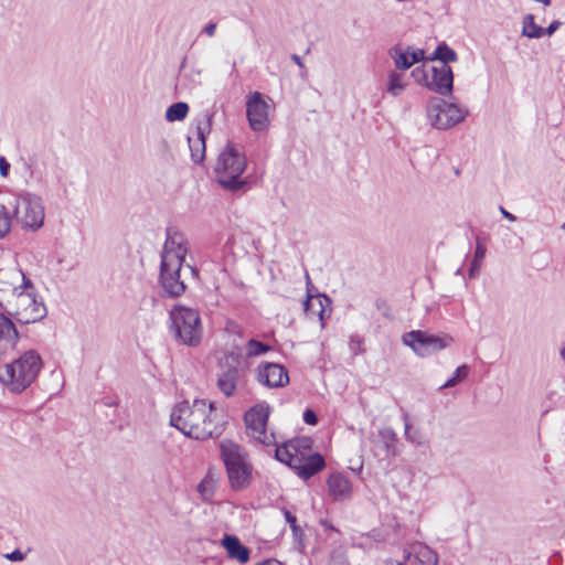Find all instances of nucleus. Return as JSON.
I'll return each instance as SVG.
<instances>
[{
    "label": "nucleus",
    "mask_w": 565,
    "mask_h": 565,
    "mask_svg": "<svg viewBox=\"0 0 565 565\" xmlns=\"http://www.w3.org/2000/svg\"><path fill=\"white\" fill-rule=\"evenodd\" d=\"M323 313H324V310H323V309H321V310L319 311L320 320H323Z\"/></svg>",
    "instance_id": "obj_54"
},
{
    "label": "nucleus",
    "mask_w": 565,
    "mask_h": 565,
    "mask_svg": "<svg viewBox=\"0 0 565 565\" xmlns=\"http://www.w3.org/2000/svg\"><path fill=\"white\" fill-rule=\"evenodd\" d=\"M3 310L24 324L35 323L47 313L44 302L34 294L32 282L31 287H23Z\"/></svg>",
    "instance_id": "obj_7"
},
{
    "label": "nucleus",
    "mask_w": 565,
    "mask_h": 565,
    "mask_svg": "<svg viewBox=\"0 0 565 565\" xmlns=\"http://www.w3.org/2000/svg\"><path fill=\"white\" fill-rule=\"evenodd\" d=\"M23 287H31V280L21 270L0 269V308L4 309Z\"/></svg>",
    "instance_id": "obj_13"
},
{
    "label": "nucleus",
    "mask_w": 565,
    "mask_h": 565,
    "mask_svg": "<svg viewBox=\"0 0 565 565\" xmlns=\"http://www.w3.org/2000/svg\"><path fill=\"white\" fill-rule=\"evenodd\" d=\"M303 422L308 425H316L318 423L317 414L312 409H306L303 413Z\"/></svg>",
    "instance_id": "obj_39"
},
{
    "label": "nucleus",
    "mask_w": 565,
    "mask_h": 565,
    "mask_svg": "<svg viewBox=\"0 0 565 565\" xmlns=\"http://www.w3.org/2000/svg\"><path fill=\"white\" fill-rule=\"evenodd\" d=\"M220 451L231 488L235 491L247 488L253 471V466L248 461V454L238 444L230 439L220 443Z\"/></svg>",
    "instance_id": "obj_4"
},
{
    "label": "nucleus",
    "mask_w": 565,
    "mask_h": 565,
    "mask_svg": "<svg viewBox=\"0 0 565 565\" xmlns=\"http://www.w3.org/2000/svg\"><path fill=\"white\" fill-rule=\"evenodd\" d=\"M189 147L192 160L196 163L201 162L205 156V139L203 132L199 129L196 137H189Z\"/></svg>",
    "instance_id": "obj_27"
},
{
    "label": "nucleus",
    "mask_w": 565,
    "mask_h": 565,
    "mask_svg": "<svg viewBox=\"0 0 565 565\" xmlns=\"http://www.w3.org/2000/svg\"><path fill=\"white\" fill-rule=\"evenodd\" d=\"M284 516L289 523L290 527L297 524V518L289 510L284 509Z\"/></svg>",
    "instance_id": "obj_44"
},
{
    "label": "nucleus",
    "mask_w": 565,
    "mask_h": 565,
    "mask_svg": "<svg viewBox=\"0 0 565 565\" xmlns=\"http://www.w3.org/2000/svg\"><path fill=\"white\" fill-rule=\"evenodd\" d=\"M306 278L308 280V282L310 281V277H309V274L306 271Z\"/></svg>",
    "instance_id": "obj_55"
},
{
    "label": "nucleus",
    "mask_w": 565,
    "mask_h": 565,
    "mask_svg": "<svg viewBox=\"0 0 565 565\" xmlns=\"http://www.w3.org/2000/svg\"><path fill=\"white\" fill-rule=\"evenodd\" d=\"M246 116L254 131H263L269 126V105L260 93L255 92L248 97Z\"/></svg>",
    "instance_id": "obj_15"
},
{
    "label": "nucleus",
    "mask_w": 565,
    "mask_h": 565,
    "mask_svg": "<svg viewBox=\"0 0 565 565\" xmlns=\"http://www.w3.org/2000/svg\"><path fill=\"white\" fill-rule=\"evenodd\" d=\"M562 230H564V231H565V222H564V223H563V225H562Z\"/></svg>",
    "instance_id": "obj_56"
},
{
    "label": "nucleus",
    "mask_w": 565,
    "mask_h": 565,
    "mask_svg": "<svg viewBox=\"0 0 565 565\" xmlns=\"http://www.w3.org/2000/svg\"><path fill=\"white\" fill-rule=\"evenodd\" d=\"M202 70L192 67L189 73L184 74L183 78L190 84L191 87L201 84Z\"/></svg>",
    "instance_id": "obj_36"
},
{
    "label": "nucleus",
    "mask_w": 565,
    "mask_h": 565,
    "mask_svg": "<svg viewBox=\"0 0 565 565\" xmlns=\"http://www.w3.org/2000/svg\"><path fill=\"white\" fill-rule=\"evenodd\" d=\"M10 170V163L6 160V158L0 157V174L6 177L8 175Z\"/></svg>",
    "instance_id": "obj_43"
},
{
    "label": "nucleus",
    "mask_w": 565,
    "mask_h": 565,
    "mask_svg": "<svg viewBox=\"0 0 565 565\" xmlns=\"http://www.w3.org/2000/svg\"><path fill=\"white\" fill-rule=\"evenodd\" d=\"M7 209L14 221L24 230L36 231L44 223V206L40 196L30 192L4 193Z\"/></svg>",
    "instance_id": "obj_3"
},
{
    "label": "nucleus",
    "mask_w": 565,
    "mask_h": 565,
    "mask_svg": "<svg viewBox=\"0 0 565 565\" xmlns=\"http://www.w3.org/2000/svg\"><path fill=\"white\" fill-rule=\"evenodd\" d=\"M189 113L186 103L178 102L168 107L166 111V119L170 122L183 120Z\"/></svg>",
    "instance_id": "obj_30"
},
{
    "label": "nucleus",
    "mask_w": 565,
    "mask_h": 565,
    "mask_svg": "<svg viewBox=\"0 0 565 565\" xmlns=\"http://www.w3.org/2000/svg\"><path fill=\"white\" fill-rule=\"evenodd\" d=\"M185 64H186V57H183L182 62H181V68H184L185 67Z\"/></svg>",
    "instance_id": "obj_52"
},
{
    "label": "nucleus",
    "mask_w": 565,
    "mask_h": 565,
    "mask_svg": "<svg viewBox=\"0 0 565 565\" xmlns=\"http://www.w3.org/2000/svg\"><path fill=\"white\" fill-rule=\"evenodd\" d=\"M221 544L226 550L230 558L236 559L243 564L249 561L250 552L241 543L237 536L226 534L222 539Z\"/></svg>",
    "instance_id": "obj_21"
},
{
    "label": "nucleus",
    "mask_w": 565,
    "mask_h": 565,
    "mask_svg": "<svg viewBox=\"0 0 565 565\" xmlns=\"http://www.w3.org/2000/svg\"><path fill=\"white\" fill-rule=\"evenodd\" d=\"M468 373H469L468 365L462 364V365L458 366L456 369L454 375L440 386V390L456 386L459 382L463 381L468 376Z\"/></svg>",
    "instance_id": "obj_34"
},
{
    "label": "nucleus",
    "mask_w": 565,
    "mask_h": 565,
    "mask_svg": "<svg viewBox=\"0 0 565 565\" xmlns=\"http://www.w3.org/2000/svg\"><path fill=\"white\" fill-rule=\"evenodd\" d=\"M522 34L530 39H539L544 35V29L534 22L532 14H526L523 19Z\"/></svg>",
    "instance_id": "obj_31"
},
{
    "label": "nucleus",
    "mask_w": 565,
    "mask_h": 565,
    "mask_svg": "<svg viewBox=\"0 0 565 565\" xmlns=\"http://www.w3.org/2000/svg\"><path fill=\"white\" fill-rule=\"evenodd\" d=\"M402 340L419 356H428L439 352L454 342V338L449 334L435 335L422 330L406 332Z\"/></svg>",
    "instance_id": "obj_11"
},
{
    "label": "nucleus",
    "mask_w": 565,
    "mask_h": 565,
    "mask_svg": "<svg viewBox=\"0 0 565 565\" xmlns=\"http://www.w3.org/2000/svg\"><path fill=\"white\" fill-rule=\"evenodd\" d=\"M237 359L234 355L225 358V364L221 365V373L217 377L218 390L227 397L232 396L237 386L238 381Z\"/></svg>",
    "instance_id": "obj_18"
},
{
    "label": "nucleus",
    "mask_w": 565,
    "mask_h": 565,
    "mask_svg": "<svg viewBox=\"0 0 565 565\" xmlns=\"http://www.w3.org/2000/svg\"><path fill=\"white\" fill-rule=\"evenodd\" d=\"M257 380L268 387H281L289 382V376L281 364L264 362L257 367Z\"/></svg>",
    "instance_id": "obj_17"
},
{
    "label": "nucleus",
    "mask_w": 565,
    "mask_h": 565,
    "mask_svg": "<svg viewBox=\"0 0 565 565\" xmlns=\"http://www.w3.org/2000/svg\"><path fill=\"white\" fill-rule=\"evenodd\" d=\"M171 426L185 436L205 440L217 438L224 431V422L220 418L215 404L205 399H195L193 404L182 402L170 415Z\"/></svg>",
    "instance_id": "obj_1"
},
{
    "label": "nucleus",
    "mask_w": 565,
    "mask_h": 565,
    "mask_svg": "<svg viewBox=\"0 0 565 565\" xmlns=\"http://www.w3.org/2000/svg\"><path fill=\"white\" fill-rule=\"evenodd\" d=\"M500 212H501V214H502L507 220H509V221H511V222H514V221L516 220V217H515L512 213L508 212V211H507L504 207H502V206H500Z\"/></svg>",
    "instance_id": "obj_47"
},
{
    "label": "nucleus",
    "mask_w": 565,
    "mask_h": 565,
    "mask_svg": "<svg viewBox=\"0 0 565 565\" xmlns=\"http://www.w3.org/2000/svg\"><path fill=\"white\" fill-rule=\"evenodd\" d=\"M390 55L394 61L395 67L397 70L405 71L413 66L411 63L409 46H407L405 50L401 46H394L391 49Z\"/></svg>",
    "instance_id": "obj_26"
},
{
    "label": "nucleus",
    "mask_w": 565,
    "mask_h": 565,
    "mask_svg": "<svg viewBox=\"0 0 565 565\" xmlns=\"http://www.w3.org/2000/svg\"><path fill=\"white\" fill-rule=\"evenodd\" d=\"M412 76L414 77L415 82L418 84L425 85L427 87V82H429V76L427 72L424 70V67L418 66L415 67L412 71Z\"/></svg>",
    "instance_id": "obj_37"
},
{
    "label": "nucleus",
    "mask_w": 565,
    "mask_h": 565,
    "mask_svg": "<svg viewBox=\"0 0 565 565\" xmlns=\"http://www.w3.org/2000/svg\"><path fill=\"white\" fill-rule=\"evenodd\" d=\"M259 565H282V563L277 559H266Z\"/></svg>",
    "instance_id": "obj_50"
},
{
    "label": "nucleus",
    "mask_w": 565,
    "mask_h": 565,
    "mask_svg": "<svg viewBox=\"0 0 565 565\" xmlns=\"http://www.w3.org/2000/svg\"><path fill=\"white\" fill-rule=\"evenodd\" d=\"M19 333L12 320L4 315H0V343L13 347L18 340Z\"/></svg>",
    "instance_id": "obj_24"
},
{
    "label": "nucleus",
    "mask_w": 565,
    "mask_h": 565,
    "mask_svg": "<svg viewBox=\"0 0 565 565\" xmlns=\"http://www.w3.org/2000/svg\"><path fill=\"white\" fill-rule=\"evenodd\" d=\"M171 331L181 343L195 347L202 339V323L198 310L184 306H175L170 311Z\"/></svg>",
    "instance_id": "obj_6"
},
{
    "label": "nucleus",
    "mask_w": 565,
    "mask_h": 565,
    "mask_svg": "<svg viewBox=\"0 0 565 565\" xmlns=\"http://www.w3.org/2000/svg\"><path fill=\"white\" fill-rule=\"evenodd\" d=\"M426 113L430 125L439 130L449 129L468 116V109L437 97L427 102Z\"/></svg>",
    "instance_id": "obj_10"
},
{
    "label": "nucleus",
    "mask_w": 565,
    "mask_h": 565,
    "mask_svg": "<svg viewBox=\"0 0 565 565\" xmlns=\"http://www.w3.org/2000/svg\"><path fill=\"white\" fill-rule=\"evenodd\" d=\"M407 83L403 74L397 73L396 71H392L388 74L387 87L386 90L392 96H398L403 93Z\"/></svg>",
    "instance_id": "obj_28"
},
{
    "label": "nucleus",
    "mask_w": 565,
    "mask_h": 565,
    "mask_svg": "<svg viewBox=\"0 0 565 565\" xmlns=\"http://www.w3.org/2000/svg\"><path fill=\"white\" fill-rule=\"evenodd\" d=\"M324 466V458L318 452H311L305 457L302 462L296 465L292 469L299 477L307 480L322 470Z\"/></svg>",
    "instance_id": "obj_19"
},
{
    "label": "nucleus",
    "mask_w": 565,
    "mask_h": 565,
    "mask_svg": "<svg viewBox=\"0 0 565 565\" xmlns=\"http://www.w3.org/2000/svg\"><path fill=\"white\" fill-rule=\"evenodd\" d=\"M329 495L333 500H344L351 495L352 488L349 479L342 473H331L327 480Z\"/></svg>",
    "instance_id": "obj_20"
},
{
    "label": "nucleus",
    "mask_w": 565,
    "mask_h": 565,
    "mask_svg": "<svg viewBox=\"0 0 565 565\" xmlns=\"http://www.w3.org/2000/svg\"><path fill=\"white\" fill-rule=\"evenodd\" d=\"M291 531H292V535H294L295 540L298 541V543L300 545H302V541L305 537V533H303L302 529L298 524H296V525L291 526Z\"/></svg>",
    "instance_id": "obj_41"
},
{
    "label": "nucleus",
    "mask_w": 565,
    "mask_h": 565,
    "mask_svg": "<svg viewBox=\"0 0 565 565\" xmlns=\"http://www.w3.org/2000/svg\"><path fill=\"white\" fill-rule=\"evenodd\" d=\"M562 22L553 21L547 29H544V34L552 35L559 26Z\"/></svg>",
    "instance_id": "obj_46"
},
{
    "label": "nucleus",
    "mask_w": 565,
    "mask_h": 565,
    "mask_svg": "<svg viewBox=\"0 0 565 565\" xmlns=\"http://www.w3.org/2000/svg\"><path fill=\"white\" fill-rule=\"evenodd\" d=\"M198 277V269L185 263H161L159 284L168 297L182 296L190 280Z\"/></svg>",
    "instance_id": "obj_9"
},
{
    "label": "nucleus",
    "mask_w": 565,
    "mask_h": 565,
    "mask_svg": "<svg viewBox=\"0 0 565 565\" xmlns=\"http://www.w3.org/2000/svg\"><path fill=\"white\" fill-rule=\"evenodd\" d=\"M269 415V405L259 403L249 408L244 416L246 435L249 441L262 449L271 448L277 445L275 434L267 431Z\"/></svg>",
    "instance_id": "obj_8"
},
{
    "label": "nucleus",
    "mask_w": 565,
    "mask_h": 565,
    "mask_svg": "<svg viewBox=\"0 0 565 565\" xmlns=\"http://www.w3.org/2000/svg\"><path fill=\"white\" fill-rule=\"evenodd\" d=\"M42 365L41 355L35 350H29L0 369V382L9 391L21 393L36 380Z\"/></svg>",
    "instance_id": "obj_2"
},
{
    "label": "nucleus",
    "mask_w": 565,
    "mask_h": 565,
    "mask_svg": "<svg viewBox=\"0 0 565 565\" xmlns=\"http://www.w3.org/2000/svg\"><path fill=\"white\" fill-rule=\"evenodd\" d=\"M404 422H405V438L414 444V445H417V446H420L423 444L422 441V438H420V434L418 430L416 431H412L411 428H412V425L408 420V415L405 414L404 415Z\"/></svg>",
    "instance_id": "obj_35"
},
{
    "label": "nucleus",
    "mask_w": 565,
    "mask_h": 565,
    "mask_svg": "<svg viewBox=\"0 0 565 565\" xmlns=\"http://www.w3.org/2000/svg\"><path fill=\"white\" fill-rule=\"evenodd\" d=\"M270 349L268 344L250 339L246 344V355L249 358L259 356L270 351Z\"/></svg>",
    "instance_id": "obj_33"
},
{
    "label": "nucleus",
    "mask_w": 565,
    "mask_h": 565,
    "mask_svg": "<svg viewBox=\"0 0 565 565\" xmlns=\"http://www.w3.org/2000/svg\"><path fill=\"white\" fill-rule=\"evenodd\" d=\"M412 555H414L413 551L412 552H405V557H404L405 561H408L412 557Z\"/></svg>",
    "instance_id": "obj_51"
},
{
    "label": "nucleus",
    "mask_w": 565,
    "mask_h": 565,
    "mask_svg": "<svg viewBox=\"0 0 565 565\" xmlns=\"http://www.w3.org/2000/svg\"><path fill=\"white\" fill-rule=\"evenodd\" d=\"M558 352H559L561 359L565 363V340L561 343Z\"/></svg>",
    "instance_id": "obj_49"
},
{
    "label": "nucleus",
    "mask_w": 565,
    "mask_h": 565,
    "mask_svg": "<svg viewBox=\"0 0 565 565\" xmlns=\"http://www.w3.org/2000/svg\"><path fill=\"white\" fill-rule=\"evenodd\" d=\"M217 481L218 475L213 469H209L202 481L198 484V492L204 501H210L213 498Z\"/></svg>",
    "instance_id": "obj_25"
},
{
    "label": "nucleus",
    "mask_w": 565,
    "mask_h": 565,
    "mask_svg": "<svg viewBox=\"0 0 565 565\" xmlns=\"http://www.w3.org/2000/svg\"><path fill=\"white\" fill-rule=\"evenodd\" d=\"M411 63L414 65L425 58V53L420 49H413L409 46Z\"/></svg>",
    "instance_id": "obj_38"
},
{
    "label": "nucleus",
    "mask_w": 565,
    "mask_h": 565,
    "mask_svg": "<svg viewBox=\"0 0 565 565\" xmlns=\"http://www.w3.org/2000/svg\"><path fill=\"white\" fill-rule=\"evenodd\" d=\"M427 88L441 96H450L454 89V74L449 65L440 64L431 67V76Z\"/></svg>",
    "instance_id": "obj_16"
},
{
    "label": "nucleus",
    "mask_w": 565,
    "mask_h": 565,
    "mask_svg": "<svg viewBox=\"0 0 565 565\" xmlns=\"http://www.w3.org/2000/svg\"><path fill=\"white\" fill-rule=\"evenodd\" d=\"M457 58V53L452 49H450L446 43H443L436 47L433 56H430L428 60H438L441 62L440 64L448 65V63L450 62H456Z\"/></svg>",
    "instance_id": "obj_29"
},
{
    "label": "nucleus",
    "mask_w": 565,
    "mask_h": 565,
    "mask_svg": "<svg viewBox=\"0 0 565 565\" xmlns=\"http://www.w3.org/2000/svg\"><path fill=\"white\" fill-rule=\"evenodd\" d=\"M216 23L215 22H210L205 25V28L203 29V32L207 35V36H214L215 34V31H216Z\"/></svg>",
    "instance_id": "obj_45"
},
{
    "label": "nucleus",
    "mask_w": 565,
    "mask_h": 565,
    "mask_svg": "<svg viewBox=\"0 0 565 565\" xmlns=\"http://www.w3.org/2000/svg\"><path fill=\"white\" fill-rule=\"evenodd\" d=\"M312 439L310 437H299L290 439L282 445L274 446L275 457L278 461L294 468L305 460L307 455L312 452Z\"/></svg>",
    "instance_id": "obj_12"
},
{
    "label": "nucleus",
    "mask_w": 565,
    "mask_h": 565,
    "mask_svg": "<svg viewBox=\"0 0 565 565\" xmlns=\"http://www.w3.org/2000/svg\"><path fill=\"white\" fill-rule=\"evenodd\" d=\"M395 441L396 434L391 427L379 429L377 434L372 437V443L387 457L396 456Z\"/></svg>",
    "instance_id": "obj_22"
},
{
    "label": "nucleus",
    "mask_w": 565,
    "mask_h": 565,
    "mask_svg": "<svg viewBox=\"0 0 565 565\" xmlns=\"http://www.w3.org/2000/svg\"><path fill=\"white\" fill-rule=\"evenodd\" d=\"M6 557L10 561L19 562L24 559V554L20 550H15L7 554Z\"/></svg>",
    "instance_id": "obj_42"
},
{
    "label": "nucleus",
    "mask_w": 565,
    "mask_h": 565,
    "mask_svg": "<svg viewBox=\"0 0 565 565\" xmlns=\"http://www.w3.org/2000/svg\"><path fill=\"white\" fill-rule=\"evenodd\" d=\"M246 169V158L234 146L227 145L218 154L214 172L217 182L226 190L236 192L246 181L241 175Z\"/></svg>",
    "instance_id": "obj_5"
},
{
    "label": "nucleus",
    "mask_w": 565,
    "mask_h": 565,
    "mask_svg": "<svg viewBox=\"0 0 565 565\" xmlns=\"http://www.w3.org/2000/svg\"><path fill=\"white\" fill-rule=\"evenodd\" d=\"M188 239L175 228L167 230V237L161 252V263H185Z\"/></svg>",
    "instance_id": "obj_14"
},
{
    "label": "nucleus",
    "mask_w": 565,
    "mask_h": 565,
    "mask_svg": "<svg viewBox=\"0 0 565 565\" xmlns=\"http://www.w3.org/2000/svg\"><path fill=\"white\" fill-rule=\"evenodd\" d=\"M486 255V247L483 246L482 242L479 237H477L476 243V250L473 255V260L471 263V266L469 268V277L475 278L480 273L481 263Z\"/></svg>",
    "instance_id": "obj_32"
},
{
    "label": "nucleus",
    "mask_w": 565,
    "mask_h": 565,
    "mask_svg": "<svg viewBox=\"0 0 565 565\" xmlns=\"http://www.w3.org/2000/svg\"><path fill=\"white\" fill-rule=\"evenodd\" d=\"M396 565H404L403 563H397Z\"/></svg>",
    "instance_id": "obj_57"
},
{
    "label": "nucleus",
    "mask_w": 565,
    "mask_h": 565,
    "mask_svg": "<svg viewBox=\"0 0 565 565\" xmlns=\"http://www.w3.org/2000/svg\"><path fill=\"white\" fill-rule=\"evenodd\" d=\"M362 339L359 335H352L350 339L351 350L356 354L362 347Z\"/></svg>",
    "instance_id": "obj_40"
},
{
    "label": "nucleus",
    "mask_w": 565,
    "mask_h": 565,
    "mask_svg": "<svg viewBox=\"0 0 565 565\" xmlns=\"http://www.w3.org/2000/svg\"><path fill=\"white\" fill-rule=\"evenodd\" d=\"M291 60L300 67V68H305V65L301 61V58L297 55V54H292L291 55Z\"/></svg>",
    "instance_id": "obj_48"
},
{
    "label": "nucleus",
    "mask_w": 565,
    "mask_h": 565,
    "mask_svg": "<svg viewBox=\"0 0 565 565\" xmlns=\"http://www.w3.org/2000/svg\"><path fill=\"white\" fill-rule=\"evenodd\" d=\"M414 557L420 565H438V555L428 545L417 542L412 545Z\"/></svg>",
    "instance_id": "obj_23"
},
{
    "label": "nucleus",
    "mask_w": 565,
    "mask_h": 565,
    "mask_svg": "<svg viewBox=\"0 0 565 565\" xmlns=\"http://www.w3.org/2000/svg\"><path fill=\"white\" fill-rule=\"evenodd\" d=\"M309 305H310V300H307V301L305 302V310H306V311H309Z\"/></svg>",
    "instance_id": "obj_53"
}]
</instances>
